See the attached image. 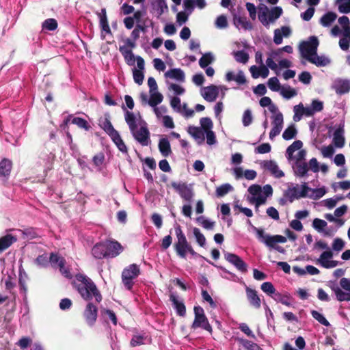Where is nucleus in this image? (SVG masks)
I'll return each mask as SVG.
<instances>
[{
  "mask_svg": "<svg viewBox=\"0 0 350 350\" xmlns=\"http://www.w3.org/2000/svg\"><path fill=\"white\" fill-rule=\"evenodd\" d=\"M122 109L124 111L125 121L134 139L142 146H148L150 142V133L146 123L139 113L135 114L128 111L124 106Z\"/></svg>",
  "mask_w": 350,
  "mask_h": 350,
  "instance_id": "1",
  "label": "nucleus"
},
{
  "mask_svg": "<svg viewBox=\"0 0 350 350\" xmlns=\"http://www.w3.org/2000/svg\"><path fill=\"white\" fill-rule=\"evenodd\" d=\"M74 285L79 293L85 300L89 301L93 297H95L97 302H100L102 300V295L96 285L92 280L86 275L77 274Z\"/></svg>",
  "mask_w": 350,
  "mask_h": 350,
  "instance_id": "2",
  "label": "nucleus"
},
{
  "mask_svg": "<svg viewBox=\"0 0 350 350\" xmlns=\"http://www.w3.org/2000/svg\"><path fill=\"white\" fill-rule=\"evenodd\" d=\"M250 196L247 200L250 204H253L258 208L260 205L267 202V198L272 196L273 189L270 185H266L261 187L258 185H252L247 189Z\"/></svg>",
  "mask_w": 350,
  "mask_h": 350,
  "instance_id": "3",
  "label": "nucleus"
},
{
  "mask_svg": "<svg viewBox=\"0 0 350 350\" xmlns=\"http://www.w3.org/2000/svg\"><path fill=\"white\" fill-rule=\"evenodd\" d=\"M309 191L310 187L306 183L301 185L290 184L285 191L284 196L290 202H293L295 200L307 198Z\"/></svg>",
  "mask_w": 350,
  "mask_h": 350,
  "instance_id": "4",
  "label": "nucleus"
},
{
  "mask_svg": "<svg viewBox=\"0 0 350 350\" xmlns=\"http://www.w3.org/2000/svg\"><path fill=\"white\" fill-rule=\"evenodd\" d=\"M228 88L225 85H210L203 87L200 90V94L202 98L208 102H214L221 93V98L225 96Z\"/></svg>",
  "mask_w": 350,
  "mask_h": 350,
  "instance_id": "5",
  "label": "nucleus"
},
{
  "mask_svg": "<svg viewBox=\"0 0 350 350\" xmlns=\"http://www.w3.org/2000/svg\"><path fill=\"white\" fill-rule=\"evenodd\" d=\"M174 230L177 238V241L174 244V250L179 257L185 258L187 256V250L191 246V245L187 241V238L180 226L178 225L175 226Z\"/></svg>",
  "mask_w": 350,
  "mask_h": 350,
  "instance_id": "6",
  "label": "nucleus"
},
{
  "mask_svg": "<svg viewBox=\"0 0 350 350\" xmlns=\"http://www.w3.org/2000/svg\"><path fill=\"white\" fill-rule=\"evenodd\" d=\"M254 230L256 232L258 239L270 248H274L277 243H283L286 241V238L282 235L267 234L262 229L256 227H254Z\"/></svg>",
  "mask_w": 350,
  "mask_h": 350,
  "instance_id": "7",
  "label": "nucleus"
},
{
  "mask_svg": "<svg viewBox=\"0 0 350 350\" xmlns=\"http://www.w3.org/2000/svg\"><path fill=\"white\" fill-rule=\"evenodd\" d=\"M140 273L139 267L136 264H131L125 267L122 273V281L128 290H131L133 285V280L137 278Z\"/></svg>",
  "mask_w": 350,
  "mask_h": 350,
  "instance_id": "8",
  "label": "nucleus"
},
{
  "mask_svg": "<svg viewBox=\"0 0 350 350\" xmlns=\"http://www.w3.org/2000/svg\"><path fill=\"white\" fill-rule=\"evenodd\" d=\"M319 46V40L317 37L311 36L308 41L301 42L299 45V51L301 56L309 60L312 55H315L317 52Z\"/></svg>",
  "mask_w": 350,
  "mask_h": 350,
  "instance_id": "9",
  "label": "nucleus"
},
{
  "mask_svg": "<svg viewBox=\"0 0 350 350\" xmlns=\"http://www.w3.org/2000/svg\"><path fill=\"white\" fill-rule=\"evenodd\" d=\"M195 319L192 324V328L201 327L209 332H212V327L204 314V309L201 306H195L193 308Z\"/></svg>",
  "mask_w": 350,
  "mask_h": 350,
  "instance_id": "10",
  "label": "nucleus"
},
{
  "mask_svg": "<svg viewBox=\"0 0 350 350\" xmlns=\"http://www.w3.org/2000/svg\"><path fill=\"white\" fill-rule=\"evenodd\" d=\"M49 262L55 269H59L60 273L67 278H71L72 274L68 267H66L65 259L55 253H51L49 257Z\"/></svg>",
  "mask_w": 350,
  "mask_h": 350,
  "instance_id": "11",
  "label": "nucleus"
},
{
  "mask_svg": "<svg viewBox=\"0 0 350 350\" xmlns=\"http://www.w3.org/2000/svg\"><path fill=\"white\" fill-rule=\"evenodd\" d=\"M171 185L185 201H192L194 196L192 185L177 182H172Z\"/></svg>",
  "mask_w": 350,
  "mask_h": 350,
  "instance_id": "12",
  "label": "nucleus"
},
{
  "mask_svg": "<svg viewBox=\"0 0 350 350\" xmlns=\"http://www.w3.org/2000/svg\"><path fill=\"white\" fill-rule=\"evenodd\" d=\"M200 126L203 130L206 131V143L209 146L214 145L217 143V139L215 133L213 131V124L211 118H202L200 120Z\"/></svg>",
  "mask_w": 350,
  "mask_h": 350,
  "instance_id": "13",
  "label": "nucleus"
},
{
  "mask_svg": "<svg viewBox=\"0 0 350 350\" xmlns=\"http://www.w3.org/2000/svg\"><path fill=\"white\" fill-rule=\"evenodd\" d=\"M332 258L333 252L332 251H325L320 255L319 258L316 260V263L325 269L334 268L338 265V262L332 260Z\"/></svg>",
  "mask_w": 350,
  "mask_h": 350,
  "instance_id": "14",
  "label": "nucleus"
},
{
  "mask_svg": "<svg viewBox=\"0 0 350 350\" xmlns=\"http://www.w3.org/2000/svg\"><path fill=\"white\" fill-rule=\"evenodd\" d=\"M272 129L269 133V139H273L278 135L282 130L284 124V118L282 113H278L277 115H272L271 117Z\"/></svg>",
  "mask_w": 350,
  "mask_h": 350,
  "instance_id": "15",
  "label": "nucleus"
},
{
  "mask_svg": "<svg viewBox=\"0 0 350 350\" xmlns=\"http://www.w3.org/2000/svg\"><path fill=\"white\" fill-rule=\"evenodd\" d=\"M224 258L241 272L245 273L247 271V264L239 256L234 254L226 252L224 253Z\"/></svg>",
  "mask_w": 350,
  "mask_h": 350,
  "instance_id": "16",
  "label": "nucleus"
},
{
  "mask_svg": "<svg viewBox=\"0 0 350 350\" xmlns=\"http://www.w3.org/2000/svg\"><path fill=\"white\" fill-rule=\"evenodd\" d=\"M137 68L133 69V79L136 83L142 85L144 79L143 71L145 68V63L144 59L140 56H137Z\"/></svg>",
  "mask_w": 350,
  "mask_h": 350,
  "instance_id": "17",
  "label": "nucleus"
},
{
  "mask_svg": "<svg viewBox=\"0 0 350 350\" xmlns=\"http://www.w3.org/2000/svg\"><path fill=\"white\" fill-rule=\"evenodd\" d=\"M87 324L93 326L97 319V308L92 303H88L83 312Z\"/></svg>",
  "mask_w": 350,
  "mask_h": 350,
  "instance_id": "18",
  "label": "nucleus"
},
{
  "mask_svg": "<svg viewBox=\"0 0 350 350\" xmlns=\"http://www.w3.org/2000/svg\"><path fill=\"white\" fill-rule=\"evenodd\" d=\"M332 88L339 95L345 94L350 91V80L337 79L334 81Z\"/></svg>",
  "mask_w": 350,
  "mask_h": 350,
  "instance_id": "19",
  "label": "nucleus"
},
{
  "mask_svg": "<svg viewBox=\"0 0 350 350\" xmlns=\"http://www.w3.org/2000/svg\"><path fill=\"white\" fill-rule=\"evenodd\" d=\"M187 132L194 138L198 144L201 145L204 143L206 138V131L199 126H189Z\"/></svg>",
  "mask_w": 350,
  "mask_h": 350,
  "instance_id": "20",
  "label": "nucleus"
},
{
  "mask_svg": "<svg viewBox=\"0 0 350 350\" xmlns=\"http://www.w3.org/2000/svg\"><path fill=\"white\" fill-rule=\"evenodd\" d=\"M292 31L288 26H283L281 28L274 30L273 42L279 45L282 43L283 38H288L291 35Z\"/></svg>",
  "mask_w": 350,
  "mask_h": 350,
  "instance_id": "21",
  "label": "nucleus"
},
{
  "mask_svg": "<svg viewBox=\"0 0 350 350\" xmlns=\"http://www.w3.org/2000/svg\"><path fill=\"white\" fill-rule=\"evenodd\" d=\"M344 124H340L333 134L332 142L335 147L341 148L345 146Z\"/></svg>",
  "mask_w": 350,
  "mask_h": 350,
  "instance_id": "22",
  "label": "nucleus"
},
{
  "mask_svg": "<svg viewBox=\"0 0 350 350\" xmlns=\"http://www.w3.org/2000/svg\"><path fill=\"white\" fill-rule=\"evenodd\" d=\"M170 300L172 301L177 314L180 317H185L186 314V308L183 301L174 293L170 294Z\"/></svg>",
  "mask_w": 350,
  "mask_h": 350,
  "instance_id": "23",
  "label": "nucleus"
},
{
  "mask_svg": "<svg viewBox=\"0 0 350 350\" xmlns=\"http://www.w3.org/2000/svg\"><path fill=\"white\" fill-rule=\"evenodd\" d=\"M262 167L268 170L273 176L276 178H281L284 176V172L280 170L278 165L275 161H265L261 163Z\"/></svg>",
  "mask_w": 350,
  "mask_h": 350,
  "instance_id": "24",
  "label": "nucleus"
},
{
  "mask_svg": "<svg viewBox=\"0 0 350 350\" xmlns=\"http://www.w3.org/2000/svg\"><path fill=\"white\" fill-rule=\"evenodd\" d=\"M227 81H235L239 85H243L246 83V78L242 70H239L237 73L232 71H228L225 76Z\"/></svg>",
  "mask_w": 350,
  "mask_h": 350,
  "instance_id": "25",
  "label": "nucleus"
},
{
  "mask_svg": "<svg viewBox=\"0 0 350 350\" xmlns=\"http://www.w3.org/2000/svg\"><path fill=\"white\" fill-rule=\"evenodd\" d=\"M107 256L116 257L123 250L122 245L117 241H108L106 242Z\"/></svg>",
  "mask_w": 350,
  "mask_h": 350,
  "instance_id": "26",
  "label": "nucleus"
},
{
  "mask_svg": "<svg viewBox=\"0 0 350 350\" xmlns=\"http://www.w3.org/2000/svg\"><path fill=\"white\" fill-rule=\"evenodd\" d=\"M245 291L247 298L250 302V304L256 308H259L260 307V299L258 297L256 291L250 288V287L245 286Z\"/></svg>",
  "mask_w": 350,
  "mask_h": 350,
  "instance_id": "27",
  "label": "nucleus"
},
{
  "mask_svg": "<svg viewBox=\"0 0 350 350\" xmlns=\"http://www.w3.org/2000/svg\"><path fill=\"white\" fill-rule=\"evenodd\" d=\"M295 175L298 177H304L308 172V165L304 161H295L293 164Z\"/></svg>",
  "mask_w": 350,
  "mask_h": 350,
  "instance_id": "28",
  "label": "nucleus"
},
{
  "mask_svg": "<svg viewBox=\"0 0 350 350\" xmlns=\"http://www.w3.org/2000/svg\"><path fill=\"white\" fill-rule=\"evenodd\" d=\"M92 254L97 259H102L107 256L106 242L96 244L92 249Z\"/></svg>",
  "mask_w": 350,
  "mask_h": 350,
  "instance_id": "29",
  "label": "nucleus"
},
{
  "mask_svg": "<svg viewBox=\"0 0 350 350\" xmlns=\"http://www.w3.org/2000/svg\"><path fill=\"white\" fill-rule=\"evenodd\" d=\"M165 77L178 82H184L185 79V72L180 68L170 69L165 73Z\"/></svg>",
  "mask_w": 350,
  "mask_h": 350,
  "instance_id": "30",
  "label": "nucleus"
},
{
  "mask_svg": "<svg viewBox=\"0 0 350 350\" xmlns=\"http://www.w3.org/2000/svg\"><path fill=\"white\" fill-rule=\"evenodd\" d=\"M323 109V103L319 100H312L310 106L306 107V116H312L314 113L320 112Z\"/></svg>",
  "mask_w": 350,
  "mask_h": 350,
  "instance_id": "31",
  "label": "nucleus"
},
{
  "mask_svg": "<svg viewBox=\"0 0 350 350\" xmlns=\"http://www.w3.org/2000/svg\"><path fill=\"white\" fill-rule=\"evenodd\" d=\"M150 340L146 334H137L133 335L131 340L130 345L131 347H137L142 345L148 344Z\"/></svg>",
  "mask_w": 350,
  "mask_h": 350,
  "instance_id": "32",
  "label": "nucleus"
},
{
  "mask_svg": "<svg viewBox=\"0 0 350 350\" xmlns=\"http://www.w3.org/2000/svg\"><path fill=\"white\" fill-rule=\"evenodd\" d=\"M206 2L205 0H190L185 3V10L189 13H192L195 8L203 9L206 7Z\"/></svg>",
  "mask_w": 350,
  "mask_h": 350,
  "instance_id": "33",
  "label": "nucleus"
},
{
  "mask_svg": "<svg viewBox=\"0 0 350 350\" xmlns=\"http://www.w3.org/2000/svg\"><path fill=\"white\" fill-rule=\"evenodd\" d=\"M158 147L161 154L164 157H167L172 154L170 144L167 138L163 137L160 139Z\"/></svg>",
  "mask_w": 350,
  "mask_h": 350,
  "instance_id": "34",
  "label": "nucleus"
},
{
  "mask_svg": "<svg viewBox=\"0 0 350 350\" xmlns=\"http://www.w3.org/2000/svg\"><path fill=\"white\" fill-rule=\"evenodd\" d=\"M12 167V163L8 159H3L0 161V177L10 176Z\"/></svg>",
  "mask_w": 350,
  "mask_h": 350,
  "instance_id": "35",
  "label": "nucleus"
},
{
  "mask_svg": "<svg viewBox=\"0 0 350 350\" xmlns=\"http://www.w3.org/2000/svg\"><path fill=\"white\" fill-rule=\"evenodd\" d=\"M99 17L100 26L102 30L107 33H111V29L108 24L107 12L105 8H102L100 13L98 14Z\"/></svg>",
  "mask_w": 350,
  "mask_h": 350,
  "instance_id": "36",
  "label": "nucleus"
},
{
  "mask_svg": "<svg viewBox=\"0 0 350 350\" xmlns=\"http://www.w3.org/2000/svg\"><path fill=\"white\" fill-rule=\"evenodd\" d=\"M336 18L337 15L336 13L328 12L321 16L319 22L322 26L329 27L336 21Z\"/></svg>",
  "mask_w": 350,
  "mask_h": 350,
  "instance_id": "37",
  "label": "nucleus"
},
{
  "mask_svg": "<svg viewBox=\"0 0 350 350\" xmlns=\"http://www.w3.org/2000/svg\"><path fill=\"white\" fill-rule=\"evenodd\" d=\"M16 241V237L10 234L0 238V252L5 250Z\"/></svg>",
  "mask_w": 350,
  "mask_h": 350,
  "instance_id": "38",
  "label": "nucleus"
},
{
  "mask_svg": "<svg viewBox=\"0 0 350 350\" xmlns=\"http://www.w3.org/2000/svg\"><path fill=\"white\" fill-rule=\"evenodd\" d=\"M215 60V57L212 52H207L202 54L199 59V66L202 68H206L208 65L213 63Z\"/></svg>",
  "mask_w": 350,
  "mask_h": 350,
  "instance_id": "39",
  "label": "nucleus"
},
{
  "mask_svg": "<svg viewBox=\"0 0 350 350\" xmlns=\"http://www.w3.org/2000/svg\"><path fill=\"white\" fill-rule=\"evenodd\" d=\"M312 64H315L317 66H326L330 63V59L325 55H317V53L312 55L308 60Z\"/></svg>",
  "mask_w": 350,
  "mask_h": 350,
  "instance_id": "40",
  "label": "nucleus"
},
{
  "mask_svg": "<svg viewBox=\"0 0 350 350\" xmlns=\"http://www.w3.org/2000/svg\"><path fill=\"white\" fill-rule=\"evenodd\" d=\"M272 298L277 302L281 303L286 306L292 305V298L288 293L282 294L278 292L272 296Z\"/></svg>",
  "mask_w": 350,
  "mask_h": 350,
  "instance_id": "41",
  "label": "nucleus"
},
{
  "mask_svg": "<svg viewBox=\"0 0 350 350\" xmlns=\"http://www.w3.org/2000/svg\"><path fill=\"white\" fill-rule=\"evenodd\" d=\"M232 55L236 62L243 64H245L250 58L248 53L244 50L234 51L232 52Z\"/></svg>",
  "mask_w": 350,
  "mask_h": 350,
  "instance_id": "42",
  "label": "nucleus"
},
{
  "mask_svg": "<svg viewBox=\"0 0 350 350\" xmlns=\"http://www.w3.org/2000/svg\"><path fill=\"white\" fill-rule=\"evenodd\" d=\"M302 146V142L300 140H297L288 147L286 149V155L288 161L293 160V153L297 150H301V148Z\"/></svg>",
  "mask_w": 350,
  "mask_h": 350,
  "instance_id": "43",
  "label": "nucleus"
},
{
  "mask_svg": "<svg viewBox=\"0 0 350 350\" xmlns=\"http://www.w3.org/2000/svg\"><path fill=\"white\" fill-rule=\"evenodd\" d=\"M326 193L327 189L325 187H322L317 189H312L310 187V191L308 192V196H307V198H309L312 200H319L323 196H324Z\"/></svg>",
  "mask_w": 350,
  "mask_h": 350,
  "instance_id": "44",
  "label": "nucleus"
},
{
  "mask_svg": "<svg viewBox=\"0 0 350 350\" xmlns=\"http://www.w3.org/2000/svg\"><path fill=\"white\" fill-rule=\"evenodd\" d=\"M293 120L295 122H299L301 120L303 116H306V107L302 103H299L294 106L293 107Z\"/></svg>",
  "mask_w": 350,
  "mask_h": 350,
  "instance_id": "45",
  "label": "nucleus"
},
{
  "mask_svg": "<svg viewBox=\"0 0 350 350\" xmlns=\"http://www.w3.org/2000/svg\"><path fill=\"white\" fill-rule=\"evenodd\" d=\"M333 291L335 293L336 299L339 301H350V293L347 291H343L340 287L334 286L332 288Z\"/></svg>",
  "mask_w": 350,
  "mask_h": 350,
  "instance_id": "46",
  "label": "nucleus"
},
{
  "mask_svg": "<svg viewBox=\"0 0 350 350\" xmlns=\"http://www.w3.org/2000/svg\"><path fill=\"white\" fill-rule=\"evenodd\" d=\"M150 94L148 100V105L152 107H156L162 102L163 97L161 93L157 92V90L150 92Z\"/></svg>",
  "mask_w": 350,
  "mask_h": 350,
  "instance_id": "47",
  "label": "nucleus"
},
{
  "mask_svg": "<svg viewBox=\"0 0 350 350\" xmlns=\"http://www.w3.org/2000/svg\"><path fill=\"white\" fill-rule=\"evenodd\" d=\"M279 92L286 99H290L297 94V91L289 85H283Z\"/></svg>",
  "mask_w": 350,
  "mask_h": 350,
  "instance_id": "48",
  "label": "nucleus"
},
{
  "mask_svg": "<svg viewBox=\"0 0 350 350\" xmlns=\"http://www.w3.org/2000/svg\"><path fill=\"white\" fill-rule=\"evenodd\" d=\"M234 23L238 28H243L244 29H252V25L247 21L246 18L241 16L235 17L234 18Z\"/></svg>",
  "mask_w": 350,
  "mask_h": 350,
  "instance_id": "49",
  "label": "nucleus"
},
{
  "mask_svg": "<svg viewBox=\"0 0 350 350\" xmlns=\"http://www.w3.org/2000/svg\"><path fill=\"white\" fill-rule=\"evenodd\" d=\"M338 21L342 28V35L347 36L350 31V21L349 18L346 16H342L338 18Z\"/></svg>",
  "mask_w": 350,
  "mask_h": 350,
  "instance_id": "50",
  "label": "nucleus"
},
{
  "mask_svg": "<svg viewBox=\"0 0 350 350\" xmlns=\"http://www.w3.org/2000/svg\"><path fill=\"white\" fill-rule=\"evenodd\" d=\"M233 190V187L229 183H225L216 189V195L217 197H223L228 193Z\"/></svg>",
  "mask_w": 350,
  "mask_h": 350,
  "instance_id": "51",
  "label": "nucleus"
},
{
  "mask_svg": "<svg viewBox=\"0 0 350 350\" xmlns=\"http://www.w3.org/2000/svg\"><path fill=\"white\" fill-rule=\"evenodd\" d=\"M336 3L340 12L345 14L350 12V0H336Z\"/></svg>",
  "mask_w": 350,
  "mask_h": 350,
  "instance_id": "52",
  "label": "nucleus"
},
{
  "mask_svg": "<svg viewBox=\"0 0 350 350\" xmlns=\"http://www.w3.org/2000/svg\"><path fill=\"white\" fill-rule=\"evenodd\" d=\"M297 133V131L295 126L292 124L284 130L282 137L285 140H290L296 136Z\"/></svg>",
  "mask_w": 350,
  "mask_h": 350,
  "instance_id": "53",
  "label": "nucleus"
},
{
  "mask_svg": "<svg viewBox=\"0 0 350 350\" xmlns=\"http://www.w3.org/2000/svg\"><path fill=\"white\" fill-rule=\"evenodd\" d=\"M282 14V9L280 7H274L269 12V24L273 23L277 20Z\"/></svg>",
  "mask_w": 350,
  "mask_h": 350,
  "instance_id": "54",
  "label": "nucleus"
},
{
  "mask_svg": "<svg viewBox=\"0 0 350 350\" xmlns=\"http://www.w3.org/2000/svg\"><path fill=\"white\" fill-rule=\"evenodd\" d=\"M267 85L273 92H279L282 87L281 86L278 79L275 77L269 79Z\"/></svg>",
  "mask_w": 350,
  "mask_h": 350,
  "instance_id": "55",
  "label": "nucleus"
},
{
  "mask_svg": "<svg viewBox=\"0 0 350 350\" xmlns=\"http://www.w3.org/2000/svg\"><path fill=\"white\" fill-rule=\"evenodd\" d=\"M253 122V116L252 111L247 109L244 111L242 116V123L245 127L249 126Z\"/></svg>",
  "mask_w": 350,
  "mask_h": 350,
  "instance_id": "56",
  "label": "nucleus"
},
{
  "mask_svg": "<svg viewBox=\"0 0 350 350\" xmlns=\"http://www.w3.org/2000/svg\"><path fill=\"white\" fill-rule=\"evenodd\" d=\"M261 290L271 297L277 293L273 285L269 282H263L261 284Z\"/></svg>",
  "mask_w": 350,
  "mask_h": 350,
  "instance_id": "57",
  "label": "nucleus"
},
{
  "mask_svg": "<svg viewBox=\"0 0 350 350\" xmlns=\"http://www.w3.org/2000/svg\"><path fill=\"white\" fill-rule=\"evenodd\" d=\"M191 14V13H189L185 9L184 11L178 12L176 14V23L178 24V25L181 26L184 23H185L187 21L188 17Z\"/></svg>",
  "mask_w": 350,
  "mask_h": 350,
  "instance_id": "58",
  "label": "nucleus"
},
{
  "mask_svg": "<svg viewBox=\"0 0 350 350\" xmlns=\"http://www.w3.org/2000/svg\"><path fill=\"white\" fill-rule=\"evenodd\" d=\"M327 225L325 220L319 218L314 219L312 221V227L319 232H322Z\"/></svg>",
  "mask_w": 350,
  "mask_h": 350,
  "instance_id": "59",
  "label": "nucleus"
},
{
  "mask_svg": "<svg viewBox=\"0 0 350 350\" xmlns=\"http://www.w3.org/2000/svg\"><path fill=\"white\" fill-rule=\"evenodd\" d=\"M311 314H312V317L314 319H316L321 324H322L325 326H327V327L329 325V323L328 322V321L320 312H319L316 310H312Z\"/></svg>",
  "mask_w": 350,
  "mask_h": 350,
  "instance_id": "60",
  "label": "nucleus"
},
{
  "mask_svg": "<svg viewBox=\"0 0 350 350\" xmlns=\"http://www.w3.org/2000/svg\"><path fill=\"white\" fill-rule=\"evenodd\" d=\"M193 232L199 245L204 247L206 243V239L204 234H202L200 230L197 228H193Z\"/></svg>",
  "mask_w": 350,
  "mask_h": 350,
  "instance_id": "61",
  "label": "nucleus"
},
{
  "mask_svg": "<svg viewBox=\"0 0 350 350\" xmlns=\"http://www.w3.org/2000/svg\"><path fill=\"white\" fill-rule=\"evenodd\" d=\"M320 150L324 158H332L335 152L332 145L323 146L321 148Z\"/></svg>",
  "mask_w": 350,
  "mask_h": 350,
  "instance_id": "62",
  "label": "nucleus"
},
{
  "mask_svg": "<svg viewBox=\"0 0 350 350\" xmlns=\"http://www.w3.org/2000/svg\"><path fill=\"white\" fill-rule=\"evenodd\" d=\"M71 122L74 124L77 125L79 128L84 129L86 131L89 129L88 122L81 118H72L71 120Z\"/></svg>",
  "mask_w": 350,
  "mask_h": 350,
  "instance_id": "63",
  "label": "nucleus"
},
{
  "mask_svg": "<svg viewBox=\"0 0 350 350\" xmlns=\"http://www.w3.org/2000/svg\"><path fill=\"white\" fill-rule=\"evenodd\" d=\"M42 27L45 29L53 31L57 27V23L53 18H49L44 21Z\"/></svg>",
  "mask_w": 350,
  "mask_h": 350,
  "instance_id": "64",
  "label": "nucleus"
}]
</instances>
